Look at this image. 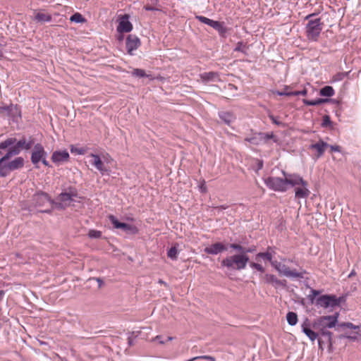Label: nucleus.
<instances>
[{"mask_svg": "<svg viewBox=\"0 0 361 361\" xmlns=\"http://www.w3.org/2000/svg\"><path fill=\"white\" fill-rule=\"evenodd\" d=\"M248 262V255L243 252H238V254L224 258L221 261V264L228 269L240 271L246 268Z\"/></svg>", "mask_w": 361, "mask_h": 361, "instance_id": "f257e3e1", "label": "nucleus"}, {"mask_svg": "<svg viewBox=\"0 0 361 361\" xmlns=\"http://www.w3.org/2000/svg\"><path fill=\"white\" fill-rule=\"evenodd\" d=\"M88 157L90 158V164L93 166L102 176L110 175L111 169L106 166L111 160V157L108 155H102L101 157L97 154L91 153Z\"/></svg>", "mask_w": 361, "mask_h": 361, "instance_id": "f03ea898", "label": "nucleus"}, {"mask_svg": "<svg viewBox=\"0 0 361 361\" xmlns=\"http://www.w3.org/2000/svg\"><path fill=\"white\" fill-rule=\"evenodd\" d=\"M321 18L310 20L306 25V34L309 40L316 42L320 35L322 30Z\"/></svg>", "mask_w": 361, "mask_h": 361, "instance_id": "7ed1b4c3", "label": "nucleus"}, {"mask_svg": "<svg viewBox=\"0 0 361 361\" xmlns=\"http://www.w3.org/2000/svg\"><path fill=\"white\" fill-rule=\"evenodd\" d=\"M348 329L352 330V332H345L341 335L340 338H348L352 341L357 340L359 337H361V325H355L351 322H342L338 324V331L340 329Z\"/></svg>", "mask_w": 361, "mask_h": 361, "instance_id": "20e7f679", "label": "nucleus"}, {"mask_svg": "<svg viewBox=\"0 0 361 361\" xmlns=\"http://www.w3.org/2000/svg\"><path fill=\"white\" fill-rule=\"evenodd\" d=\"M341 302V298H337L335 295H322L315 300V305L318 307L334 308L339 306Z\"/></svg>", "mask_w": 361, "mask_h": 361, "instance_id": "39448f33", "label": "nucleus"}, {"mask_svg": "<svg viewBox=\"0 0 361 361\" xmlns=\"http://www.w3.org/2000/svg\"><path fill=\"white\" fill-rule=\"evenodd\" d=\"M271 266L281 275L293 279H302L303 274L296 269L290 270L288 266L276 260L271 262Z\"/></svg>", "mask_w": 361, "mask_h": 361, "instance_id": "423d86ee", "label": "nucleus"}, {"mask_svg": "<svg viewBox=\"0 0 361 361\" xmlns=\"http://www.w3.org/2000/svg\"><path fill=\"white\" fill-rule=\"evenodd\" d=\"M264 182L267 187L271 190L281 192L287 190L285 178L268 177L264 179Z\"/></svg>", "mask_w": 361, "mask_h": 361, "instance_id": "0eeeda50", "label": "nucleus"}, {"mask_svg": "<svg viewBox=\"0 0 361 361\" xmlns=\"http://www.w3.org/2000/svg\"><path fill=\"white\" fill-rule=\"evenodd\" d=\"M78 196V194L76 189L72 187L68 188V191L60 193L57 197V200L60 202L59 207L64 208L67 207Z\"/></svg>", "mask_w": 361, "mask_h": 361, "instance_id": "6e6552de", "label": "nucleus"}, {"mask_svg": "<svg viewBox=\"0 0 361 361\" xmlns=\"http://www.w3.org/2000/svg\"><path fill=\"white\" fill-rule=\"evenodd\" d=\"M24 166V159L21 157H18L14 159L8 161L2 166L4 173V177L8 176L11 171L20 169Z\"/></svg>", "mask_w": 361, "mask_h": 361, "instance_id": "1a4fd4ad", "label": "nucleus"}, {"mask_svg": "<svg viewBox=\"0 0 361 361\" xmlns=\"http://www.w3.org/2000/svg\"><path fill=\"white\" fill-rule=\"evenodd\" d=\"M286 180V185H290L292 187H298L300 185H306L307 181H305L300 175L296 173H287L285 171H282Z\"/></svg>", "mask_w": 361, "mask_h": 361, "instance_id": "9d476101", "label": "nucleus"}, {"mask_svg": "<svg viewBox=\"0 0 361 361\" xmlns=\"http://www.w3.org/2000/svg\"><path fill=\"white\" fill-rule=\"evenodd\" d=\"M47 157V153L44 150V147L40 143L35 145L31 154V161L36 168H38L37 165L39 163V161L43 158Z\"/></svg>", "mask_w": 361, "mask_h": 361, "instance_id": "9b49d317", "label": "nucleus"}, {"mask_svg": "<svg viewBox=\"0 0 361 361\" xmlns=\"http://www.w3.org/2000/svg\"><path fill=\"white\" fill-rule=\"evenodd\" d=\"M108 218L115 228L122 229L128 233H136L137 232L135 226L126 223L119 222L117 218L112 214L109 215Z\"/></svg>", "mask_w": 361, "mask_h": 361, "instance_id": "f8f14e48", "label": "nucleus"}, {"mask_svg": "<svg viewBox=\"0 0 361 361\" xmlns=\"http://www.w3.org/2000/svg\"><path fill=\"white\" fill-rule=\"evenodd\" d=\"M141 45L140 39L135 35H129L126 40V47L129 55H134L133 51L137 50Z\"/></svg>", "mask_w": 361, "mask_h": 361, "instance_id": "ddd939ff", "label": "nucleus"}, {"mask_svg": "<svg viewBox=\"0 0 361 361\" xmlns=\"http://www.w3.org/2000/svg\"><path fill=\"white\" fill-rule=\"evenodd\" d=\"M69 157L70 156L68 151L64 149L62 151H54L51 154V159L55 164L60 165L68 161Z\"/></svg>", "mask_w": 361, "mask_h": 361, "instance_id": "4468645a", "label": "nucleus"}, {"mask_svg": "<svg viewBox=\"0 0 361 361\" xmlns=\"http://www.w3.org/2000/svg\"><path fill=\"white\" fill-rule=\"evenodd\" d=\"M133 30V25L129 21V16L125 14L118 20L117 30L119 32H130Z\"/></svg>", "mask_w": 361, "mask_h": 361, "instance_id": "2eb2a0df", "label": "nucleus"}, {"mask_svg": "<svg viewBox=\"0 0 361 361\" xmlns=\"http://www.w3.org/2000/svg\"><path fill=\"white\" fill-rule=\"evenodd\" d=\"M50 201L49 195L43 192H38L32 196V202L35 207H42Z\"/></svg>", "mask_w": 361, "mask_h": 361, "instance_id": "dca6fc26", "label": "nucleus"}, {"mask_svg": "<svg viewBox=\"0 0 361 361\" xmlns=\"http://www.w3.org/2000/svg\"><path fill=\"white\" fill-rule=\"evenodd\" d=\"M312 327L334 328L336 326L328 318L327 316H322L316 319L312 323Z\"/></svg>", "mask_w": 361, "mask_h": 361, "instance_id": "f3484780", "label": "nucleus"}, {"mask_svg": "<svg viewBox=\"0 0 361 361\" xmlns=\"http://www.w3.org/2000/svg\"><path fill=\"white\" fill-rule=\"evenodd\" d=\"M326 147H329V144L322 140H319L316 143L312 144L309 146L310 149L316 151L315 157L317 159L323 156Z\"/></svg>", "mask_w": 361, "mask_h": 361, "instance_id": "a211bd4d", "label": "nucleus"}, {"mask_svg": "<svg viewBox=\"0 0 361 361\" xmlns=\"http://www.w3.org/2000/svg\"><path fill=\"white\" fill-rule=\"evenodd\" d=\"M227 247L222 243H216L206 247L204 250V252L209 255H218L224 251H226Z\"/></svg>", "mask_w": 361, "mask_h": 361, "instance_id": "6ab92c4d", "label": "nucleus"}, {"mask_svg": "<svg viewBox=\"0 0 361 361\" xmlns=\"http://www.w3.org/2000/svg\"><path fill=\"white\" fill-rule=\"evenodd\" d=\"M264 282L271 284L274 288L285 287L286 281L279 279L275 275L266 274L264 276Z\"/></svg>", "mask_w": 361, "mask_h": 361, "instance_id": "aec40b11", "label": "nucleus"}, {"mask_svg": "<svg viewBox=\"0 0 361 361\" xmlns=\"http://www.w3.org/2000/svg\"><path fill=\"white\" fill-rule=\"evenodd\" d=\"M302 331L310 338L311 341H314L318 338L319 334L310 329V324L306 319L301 325Z\"/></svg>", "mask_w": 361, "mask_h": 361, "instance_id": "412c9836", "label": "nucleus"}, {"mask_svg": "<svg viewBox=\"0 0 361 361\" xmlns=\"http://www.w3.org/2000/svg\"><path fill=\"white\" fill-rule=\"evenodd\" d=\"M218 115L220 119L228 126H231L236 119L235 115L232 111H219Z\"/></svg>", "mask_w": 361, "mask_h": 361, "instance_id": "4be33fe9", "label": "nucleus"}, {"mask_svg": "<svg viewBox=\"0 0 361 361\" xmlns=\"http://www.w3.org/2000/svg\"><path fill=\"white\" fill-rule=\"evenodd\" d=\"M200 78L204 82L219 81V75L216 72H207L200 74Z\"/></svg>", "mask_w": 361, "mask_h": 361, "instance_id": "5701e85b", "label": "nucleus"}, {"mask_svg": "<svg viewBox=\"0 0 361 361\" xmlns=\"http://www.w3.org/2000/svg\"><path fill=\"white\" fill-rule=\"evenodd\" d=\"M274 254H275V251H274V248L271 247H268L267 252L257 253L256 255V259L261 258L264 260H267V261L269 262L271 264V262L274 261L272 259H273Z\"/></svg>", "mask_w": 361, "mask_h": 361, "instance_id": "b1692460", "label": "nucleus"}, {"mask_svg": "<svg viewBox=\"0 0 361 361\" xmlns=\"http://www.w3.org/2000/svg\"><path fill=\"white\" fill-rule=\"evenodd\" d=\"M301 187H296L295 189V197L298 199L306 198L309 196L310 192L306 185H300Z\"/></svg>", "mask_w": 361, "mask_h": 361, "instance_id": "393cba45", "label": "nucleus"}, {"mask_svg": "<svg viewBox=\"0 0 361 361\" xmlns=\"http://www.w3.org/2000/svg\"><path fill=\"white\" fill-rule=\"evenodd\" d=\"M318 331L319 335L326 339V341L331 345L332 344V336L333 334L329 329L330 328H321V327H313Z\"/></svg>", "mask_w": 361, "mask_h": 361, "instance_id": "a878e982", "label": "nucleus"}, {"mask_svg": "<svg viewBox=\"0 0 361 361\" xmlns=\"http://www.w3.org/2000/svg\"><path fill=\"white\" fill-rule=\"evenodd\" d=\"M229 247L238 252L245 253V255H247V253L253 252L256 250L255 246H251L248 248H245L238 243H232Z\"/></svg>", "mask_w": 361, "mask_h": 361, "instance_id": "bb28decb", "label": "nucleus"}, {"mask_svg": "<svg viewBox=\"0 0 361 361\" xmlns=\"http://www.w3.org/2000/svg\"><path fill=\"white\" fill-rule=\"evenodd\" d=\"M34 20L37 23H49L51 20V16L48 13L39 11L35 13Z\"/></svg>", "mask_w": 361, "mask_h": 361, "instance_id": "cd10ccee", "label": "nucleus"}, {"mask_svg": "<svg viewBox=\"0 0 361 361\" xmlns=\"http://www.w3.org/2000/svg\"><path fill=\"white\" fill-rule=\"evenodd\" d=\"M213 28L215 29L219 32V34L222 37H225L228 31V29L224 25V22L216 21Z\"/></svg>", "mask_w": 361, "mask_h": 361, "instance_id": "c85d7f7f", "label": "nucleus"}, {"mask_svg": "<svg viewBox=\"0 0 361 361\" xmlns=\"http://www.w3.org/2000/svg\"><path fill=\"white\" fill-rule=\"evenodd\" d=\"M328 101H329L328 99H322V98H318L314 100H308L306 99H302V102L304 103V104H305L307 106H317V105L324 104Z\"/></svg>", "mask_w": 361, "mask_h": 361, "instance_id": "c756f323", "label": "nucleus"}, {"mask_svg": "<svg viewBox=\"0 0 361 361\" xmlns=\"http://www.w3.org/2000/svg\"><path fill=\"white\" fill-rule=\"evenodd\" d=\"M320 95L324 97H332L335 94V91L331 86H325L320 90Z\"/></svg>", "mask_w": 361, "mask_h": 361, "instance_id": "7c9ffc66", "label": "nucleus"}, {"mask_svg": "<svg viewBox=\"0 0 361 361\" xmlns=\"http://www.w3.org/2000/svg\"><path fill=\"white\" fill-rule=\"evenodd\" d=\"M286 319L289 325L295 326L298 322V315L295 312H289L286 314Z\"/></svg>", "mask_w": 361, "mask_h": 361, "instance_id": "2f4dec72", "label": "nucleus"}, {"mask_svg": "<svg viewBox=\"0 0 361 361\" xmlns=\"http://www.w3.org/2000/svg\"><path fill=\"white\" fill-rule=\"evenodd\" d=\"M196 19H197L200 22L206 24L212 27H214L215 23L216 20H214L212 19H209L207 17L202 16H197Z\"/></svg>", "mask_w": 361, "mask_h": 361, "instance_id": "473e14b6", "label": "nucleus"}, {"mask_svg": "<svg viewBox=\"0 0 361 361\" xmlns=\"http://www.w3.org/2000/svg\"><path fill=\"white\" fill-rule=\"evenodd\" d=\"M70 20L76 23H82L85 22V18L80 13H75L72 15L70 18Z\"/></svg>", "mask_w": 361, "mask_h": 361, "instance_id": "72a5a7b5", "label": "nucleus"}, {"mask_svg": "<svg viewBox=\"0 0 361 361\" xmlns=\"http://www.w3.org/2000/svg\"><path fill=\"white\" fill-rule=\"evenodd\" d=\"M16 145L13 147H11L9 149L12 152L14 156L18 155L20 153L22 150V146L23 142H15Z\"/></svg>", "mask_w": 361, "mask_h": 361, "instance_id": "f704fd0d", "label": "nucleus"}, {"mask_svg": "<svg viewBox=\"0 0 361 361\" xmlns=\"http://www.w3.org/2000/svg\"><path fill=\"white\" fill-rule=\"evenodd\" d=\"M13 154L12 152L8 149L7 152L0 159V165L1 166H4L6 163L8 162V160L11 157H12Z\"/></svg>", "mask_w": 361, "mask_h": 361, "instance_id": "c9c22d12", "label": "nucleus"}, {"mask_svg": "<svg viewBox=\"0 0 361 361\" xmlns=\"http://www.w3.org/2000/svg\"><path fill=\"white\" fill-rule=\"evenodd\" d=\"M247 47L246 43H244L243 42H238L235 48L234 49V51L247 54Z\"/></svg>", "mask_w": 361, "mask_h": 361, "instance_id": "e433bc0d", "label": "nucleus"}, {"mask_svg": "<svg viewBox=\"0 0 361 361\" xmlns=\"http://www.w3.org/2000/svg\"><path fill=\"white\" fill-rule=\"evenodd\" d=\"M245 141H246L250 144H252V145H259L261 142V139L259 138V133H258L257 135H254L252 137H246L245 139Z\"/></svg>", "mask_w": 361, "mask_h": 361, "instance_id": "4c0bfd02", "label": "nucleus"}, {"mask_svg": "<svg viewBox=\"0 0 361 361\" xmlns=\"http://www.w3.org/2000/svg\"><path fill=\"white\" fill-rule=\"evenodd\" d=\"M167 256L169 258L176 260L178 257V250L176 247H171L167 252Z\"/></svg>", "mask_w": 361, "mask_h": 361, "instance_id": "58836bf2", "label": "nucleus"}, {"mask_svg": "<svg viewBox=\"0 0 361 361\" xmlns=\"http://www.w3.org/2000/svg\"><path fill=\"white\" fill-rule=\"evenodd\" d=\"M259 138L261 139V142H267L270 139H274L275 137L273 133H259Z\"/></svg>", "mask_w": 361, "mask_h": 361, "instance_id": "ea45409f", "label": "nucleus"}, {"mask_svg": "<svg viewBox=\"0 0 361 361\" xmlns=\"http://www.w3.org/2000/svg\"><path fill=\"white\" fill-rule=\"evenodd\" d=\"M319 293H320V291L317 290L312 289L310 290V293L308 295V299L312 304H313V303L315 304V300H316L315 298H316V296L319 295Z\"/></svg>", "mask_w": 361, "mask_h": 361, "instance_id": "a19ab883", "label": "nucleus"}, {"mask_svg": "<svg viewBox=\"0 0 361 361\" xmlns=\"http://www.w3.org/2000/svg\"><path fill=\"white\" fill-rule=\"evenodd\" d=\"M87 235L90 238H100L102 237V232L99 231L91 229L89 231Z\"/></svg>", "mask_w": 361, "mask_h": 361, "instance_id": "79ce46f5", "label": "nucleus"}, {"mask_svg": "<svg viewBox=\"0 0 361 361\" xmlns=\"http://www.w3.org/2000/svg\"><path fill=\"white\" fill-rule=\"evenodd\" d=\"M132 75L139 78H144L147 76L145 73V71L140 68H135L132 72Z\"/></svg>", "mask_w": 361, "mask_h": 361, "instance_id": "37998d69", "label": "nucleus"}, {"mask_svg": "<svg viewBox=\"0 0 361 361\" xmlns=\"http://www.w3.org/2000/svg\"><path fill=\"white\" fill-rule=\"evenodd\" d=\"M18 142H23V146H22V149H25L26 150L30 149L33 145L32 140H30L28 142H26V140L25 139H22V140H18Z\"/></svg>", "mask_w": 361, "mask_h": 361, "instance_id": "c03bdc74", "label": "nucleus"}, {"mask_svg": "<svg viewBox=\"0 0 361 361\" xmlns=\"http://www.w3.org/2000/svg\"><path fill=\"white\" fill-rule=\"evenodd\" d=\"M197 360H209V361H215L214 357L209 356V355L197 356V357H192V358L185 360V361H195Z\"/></svg>", "mask_w": 361, "mask_h": 361, "instance_id": "a18cd8bd", "label": "nucleus"}, {"mask_svg": "<svg viewBox=\"0 0 361 361\" xmlns=\"http://www.w3.org/2000/svg\"><path fill=\"white\" fill-rule=\"evenodd\" d=\"M250 267L252 268V269H257V271H259V272L261 273H264V267L258 264V263H255V262H250Z\"/></svg>", "mask_w": 361, "mask_h": 361, "instance_id": "49530a36", "label": "nucleus"}, {"mask_svg": "<svg viewBox=\"0 0 361 361\" xmlns=\"http://www.w3.org/2000/svg\"><path fill=\"white\" fill-rule=\"evenodd\" d=\"M328 318L338 327V319L339 317V312H335L332 315H327Z\"/></svg>", "mask_w": 361, "mask_h": 361, "instance_id": "de8ad7c7", "label": "nucleus"}, {"mask_svg": "<svg viewBox=\"0 0 361 361\" xmlns=\"http://www.w3.org/2000/svg\"><path fill=\"white\" fill-rule=\"evenodd\" d=\"M331 121L329 116H328V115L324 116L322 118V126L327 127V126H331Z\"/></svg>", "mask_w": 361, "mask_h": 361, "instance_id": "09e8293b", "label": "nucleus"}, {"mask_svg": "<svg viewBox=\"0 0 361 361\" xmlns=\"http://www.w3.org/2000/svg\"><path fill=\"white\" fill-rule=\"evenodd\" d=\"M269 118L272 121V123H274L275 125H276L278 126H282V127L285 126V124L283 123H282L281 121H279L277 119V118L275 117L274 116H273L272 114H269Z\"/></svg>", "mask_w": 361, "mask_h": 361, "instance_id": "8fccbe9b", "label": "nucleus"}, {"mask_svg": "<svg viewBox=\"0 0 361 361\" xmlns=\"http://www.w3.org/2000/svg\"><path fill=\"white\" fill-rule=\"evenodd\" d=\"M288 88H289L288 86L285 87V90H288ZM275 93L279 96H293V92H288L286 90L276 91Z\"/></svg>", "mask_w": 361, "mask_h": 361, "instance_id": "3c124183", "label": "nucleus"}, {"mask_svg": "<svg viewBox=\"0 0 361 361\" xmlns=\"http://www.w3.org/2000/svg\"><path fill=\"white\" fill-rule=\"evenodd\" d=\"M307 94V90L305 88L300 91H294L293 92V96H298V95H306Z\"/></svg>", "mask_w": 361, "mask_h": 361, "instance_id": "603ef678", "label": "nucleus"}, {"mask_svg": "<svg viewBox=\"0 0 361 361\" xmlns=\"http://www.w3.org/2000/svg\"><path fill=\"white\" fill-rule=\"evenodd\" d=\"M71 152H76L78 154H80V155H82V154H84L85 152V150L83 149V148H71Z\"/></svg>", "mask_w": 361, "mask_h": 361, "instance_id": "864d4df0", "label": "nucleus"}, {"mask_svg": "<svg viewBox=\"0 0 361 361\" xmlns=\"http://www.w3.org/2000/svg\"><path fill=\"white\" fill-rule=\"evenodd\" d=\"M329 147H330L331 152H341V147L338 145H329Z\"/></svg>", "mask_w": 361, "mask_h": 361, "instance_id": "5fc2aeb1", "label": "nucleus"}, {"mask_svg": "<svg viewBox=\"0 0 361 361\" xmlns=\"http://www.w3.org/2000/svg\"><path fill=\"white\" fill-rule=\"evenodd\" d=\"M153 341H158L161 344L165 343V341L162 340V338L161 336H157L154 338H153Z\"/></svg>", "mask_w": 361, "mask_h": 361, "instance_id": "6e6d98bb", "label": "nucleus"}, {"mask_svg": "<svg viewBox=\"0 0 361 361\" xmlns=\"http://www.w3.org/2000/svg\"><path fill=\"white\" fill-rule=\"evenodd\" d=\"M40 161H42L44 166L51 167V165L49 164V161L47 160V157L43 158Z\"/></svg>", "mask_w": 361, "mask_h": 361, "instance_id": "4d7b16f0", "label": "nucleus"}, {"mask_svg": "<svg viewBox=\"0 0 361 361\" xmlns=\"http://www.w3.org/2000/svg\"><path fill=\"white\" fill-rule=\"evenodd\" d=\"M96 281H97V283H98V286H99V287H102V286H103V284H104V281H102V279H100V278H97V279H96Z\"/></svg>", "mask_w": 361, "mask_h": 361, "instance_id": "13d9d810", "label": "nucleus"}, {"mask_svg": "<svg viewBox=\"0 0 361 361\" xmlns=\"http://www.w3.org/2000/svg\"><path fill=\"white\" fill-rule=\"evenodd\" d=\"M200 190H201V191H202V192H205L207 191V188H206V186H205V185H204V182H203V183L200 185Z\"/></svg>", "mask_w": 361, "mask_h": 361, "instance_id": "bf43d9fd", "label": "nucleus"}, {"mask_svg": "<svg viewBox=\"0 0 361 361\" xmlns=\"http://www.w3.org/2000/svg\"><path fill=\"white\" fill-rule=\"evenodd\" d=\"M0 177H4V173L2 166L0 165Z\"/></svg>", "mask_w": 361, "mask_h": 361, "instance_id": "052dcab7", "label": "nucleus"}, {"mask_svg": "<svg viewBox=\"0 0 361 361\" xmlns=\"http://www.w3.org/2000/svg\"><path fill=\"white\" fill-rule=\"evenodd\" d=\"M145 8L146 11H154V10H155L154 8H153L152 6H145Z\"/></svg>", "mask_w": 361, "mask_h": 361, "instance_id": "680f3d73", "label": "nucleus"}, {"mask_svg": "<svg viewBox=\"0 0 361 361\" xmlns=\"http://www.w3.org/2000/svg\"><path fill=\"white\" fill-rule=\"evenodd\" d=\"M315 15H316L315 13H311V14H310V15L307 16L305 17V19H308V18H311V17H312V16H315Z\"/></svg>", "mask_w": 361, "mask_h": 361, "instance_id": "e2e57ef3", "label": "nucleus"}, {"mask_svg": "<svg viewBox=\"0 0 361 361\" xmlns=\"http://www.w3.org/2000/svg\"><path fill=\"white\" fill-rule=\"evenodd\" d=\"M4 293L3 290H0V299L3 297Z\"/></svg>", "mask_w": 361, "mask_h": 361, "instance_id": "0e129e2a", "label": "nucleus"}, {"mask_svg": "<svg viewBox=\"0 0 361 361\" xmlns=\"http://www.w3.org/2000/svg\"><path fill=\"white\" fill-rule=\"evenodd\" d=\"M159 283H161V284L166 285V283L164 281L161 280V279L159 281Z\"/></svg>", "mask_w": 361, "mask_h": 361, "instance_id": "69168bd1", "label": "nucleus"}, {"mask_svg": "<svg viewBox=\"0 0 361 361\" xmlns=\"http://www.w3.org/2000/svg\"><path fill=\"white\" fill-rule=\"evenodd\" d=\"M173 339V337H171V336H169V337L167 338V341H172Z\"/></svg>", "mask_w": 361, "mask_h": 361, "instance_id": "338daca9", "label": "nucleus"}, {"mask_svg": "<svg viewBox=\"0 0 361 361\" xmlns=\"http://www.w3.org/2000/svg\"><path fill=\"white\" fill-rule=\"evenodd\" d=\"M262 166H263V165H262V163H261L260 164H259V169H262Z\"/></svg>", "mask_w": 361, "mask_h": 361, "instance_id": "774afa93", "label": "nucleus"}]
</instances>
